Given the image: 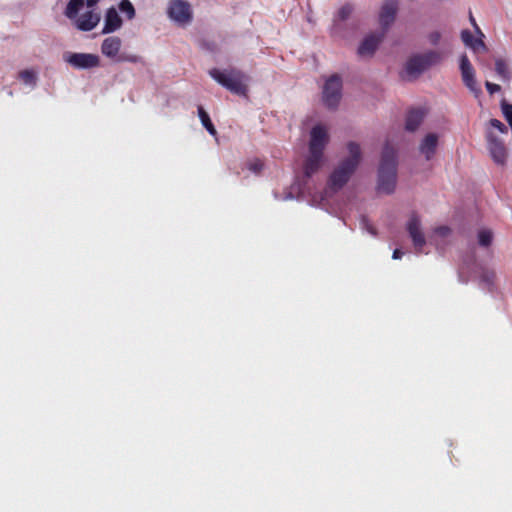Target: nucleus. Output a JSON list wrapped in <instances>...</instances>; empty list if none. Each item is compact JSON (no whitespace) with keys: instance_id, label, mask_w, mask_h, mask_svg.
<instances>
[{"instance_id":"f257e3e1","label":"nucleus","mask_w":512,"mask_h":512,"mask_svg":"<svg viewBox=\"0 0 512 512\" xmlns=\"http://www.w3.org/2000/svg\"><path fill=\"white\" fill-rule=\"evenodd\" d=\"M396 180L397 154L393 147L386 144L382 151L378 170V191L385 194H392L396 188Z\"/></svg>"},{"instance_id":"f03ea898","label":"nucleus","mask_w":512,"mask_h":512,"mask_svg":"<svg viewBox=\"0 0 512 512\" xmlns=\"http://www.w3.org/2000/svg\"><path fill=\"white\" fill-rule=\"evenodd\" d=\"M349 157L344 159L330 175L328 186L333 191L340 190L350 179L359 165L361 149L359 144L349 142L347 145Z\"/></svg>"},{"instance_id":"7ed1b4c3","label":"nucleus","mask_w":512,"mask_h":512,"mask_svg":"<svg viewBox=\"0 0 512 512\" xmlns=\"http://www.w3.org/2000/svg\"><path fill=\"white\" fill-rule=\"evenodd\" d=\"M210 76L220 85L237 95H246L248 77L239 70H219L213 68L209 71Z\"/></svg>"},{"instance_id":"20e7f679","label":"nucleus","mask_w":512,"mask_h":512,"mask_svg":"<svg viewBox=\"0 0 512 512\" xmlns=\"http://www.w3.org/2000/svg\"><path fill=\"white\" fill-rule=\"evenodd\" d=\"M441 60L442 54L434 50L422 54H415L406 62L405 72L411 77H416L431 66L439 64Z\"/></svg>"},{"instance_id":"39448f33","label":"nucleus","mask_w":512,"mask_h":512,"mask_svg":"<svg viewBox=\"0 0 512 512\" xmlns=\"http://www.w3.org/2000/svg\"><path fill=\"white\" fill-rule=\"evenodd\" d=\"M342 80L338 75L327 79L323 87V101L329 108H336L341 99Z\"/></svg>"},{"instance_id":"423d86ee","label":"nucleus","mask_w":512,"mask_h":512,"mask_svg":"<svg viewBox=\"0 0 512 512\" xmlns=\"http://www.w3.org/2000/svg\"><path fill=\"white\" fill-rule=\"evenodd\" d=\"M168 16L179 24H187L192 20L191 6L183 0H171L168 7Z\"/></svg>"},{"instance_id":"0eeeda50","label":"nucleus","mask_w":512,"mask_h":512,"mask_svg":"<svg viewBox=\"0 0 512 512\" xmlns=\"http://www.w3.org/2000/svg\"><path fill=\"white\" fill-rule=\"evenodd\" d=\"M310 136L309 153L323 155L329 139L326 128L322 125H316L312 128Z\"/></svg>"},{"instance_id":"6e6552de","label":"nucleus","mask_w":512,"mask_h":512,"mask_svg":"<svg viewBox=\"0 0 512 512\" xmlns=\"http://www.w3.org/2000/svg\"><path fill=\"white\" fill-rule=\"evenodd\" d=\"M65 61L76 69H89L99 66L98 55L90 53H71L65 57Z\"/></svg>"},{"instance_id":"1a4fd4ad","label":"nucleus","mask_w":512,"mask_h":512,"mask_svg":"<svg viewBox=\"0 0 512 512\" xmlns=\"http://www.w3.org/2000/svg\"><path fill=\"white\" fill-rule=\"evenodd\" d=\"M407 231L413 241L415 250L419 253L426 244L425 236L421 230L420 219L413 214L407 223Z\"/></svg>"},{"instance_id":"9d476101","label":"nucleus","mask_w":512,"mask_h":512,"mask_svg":"<svg viewBox=\"0 0 512 512\" xmlns=\"http://www.w3.org/2000/svg\"><path fill=\"white\" fill-rule=\"evenodd\" d=\"M488 150L492 159L497 164H504L507 157V150L502 140L497 138L493 133L489 132L486 136Z\"/></svg>"},{"instance_id":"9b49d317","label":"nucleus","mask_w":512,"mask_h":512,"mask_svg":"<svg viewBox=\"0 0 512 512\" xmlns=\"http://www.w3.org/2000/svg\"><path fill=\"white\" fill-rule=\"evenodd\" d=\"M398 10V2L396 0H387L381 7L379 14V22L383 28V32L394 22Z\"/></svg>"},{"instance_id":"f8f14e48","label":"nucleus","mask_w":512,"mask_h":512,"mask_svg":"<svg viewBox=\"0 0 512 512\" xmlns=\"http://www.w3.org/2000/svg\"><path fill=\"white\" fill-rule=\"evenodd\" d=\"M460 70L464 84L472 91L476 88L475 73L466 54L460 57Z\"/></svg>"},{"instance_id":"ddd939ff","label":"nucleus","mask_w":512,"mask_h":512,"mask_svg":"<svg viewBox=\"0 0 512 512\" xmlns=\"http://www.w3.org/2000/svg\"><path fill=\"white\" fill-rule=\"evenodd\" d=\"M384 37V32L381 34H371L364 38L358 47V54L360 56H372L376 51L378 45Z\"/></svg>"},{"instance_id":"4468645a","label":"nucleus","mask_w":512,"mask_h":512,"mask_svg":"<svg viewBox=\"0 0 512 512\" xmlns=\"http://www.w3.org/2000/svg\"><path fill=\"white\" fill-rule=\"evenodd\" d=\"M122 41L117 36H110L103 40L101 45V52L104 56L116 61L118 58Z\"/></svg>"},{"instance_id":"2eb2a0df","label":"nucleus","mask_w":512,"mask_h":512,"mask_svg":"<svg viewBox=\"0 0 512 512\" xmlns=\"http://www.w3.org/2000/svg\"><path fill=\"white\" fill-rule=\"evenodd\" d=\"M100 21L99 14L93 11H87L80 17H77L76 26L81 31H91Z\"/></svg>"},{"instance_id":"dca6fc26","label":"nucleus","mask_w":512,"mask_h":512,"mask_svg":"<svg viewBox=\"0 0 512 512\" xmlns=\"http://www.w3.org/2000/svg\"><path fill=\"white\" fill-rule=\"evenodd\" d=\"M122 25V19L117 13L116 9L111 7L107 10L105 16V25L103 33H112L119 29Z\"/></svg>"},{"instance_id":"f3484780","label":"nucleus","mask_w":512,"mask_h":512,"mask_svg":"<svg viewBox=\"0 0 512 512\" xmlns=\"http://www.w3.org/2000/svg\"><path fill=\"white\" fill-rule=\"evenodd\" d=\"M438 143V137L436 134L430 133L426 135L420 145V151L423 153L427 160H430L436 150Z\"/></svg>"},{"instance_id":"a211bd4d","label":"nucleus","mask_w":512,"mask_h":512,"mask_svg":"<svg viewBox=\"0 0 512 512\" xmlns=\"http://www.w3.org/2000/svg\"><path fill=\"white\" fill-rule=\"evenodd\" d=\"M323 155L321 154H310L305 161L304 164V175L307 178H310L314 173H316L322 163Z\"/></svg>"},{"instance_id":"6ab92c4d","label":"nucleus","mask_w":512,"mask_h":512,"mask_svg":"<svg viewBox=\"0 0 512 512\" xmlns=\"http://www.w3.org/2000/svg\"><path fill=\"white\" fill-rule=\"evenodd\" d=\"M424 114L421 110L413 109L410 110L406 117L405 127L408 131H415L423 120Z\"/></svg>"},{"instance_id":"aec40b11","label":"nucleus","mask_w":512,"mask_h":512,"mask_svg":"<svg viewBox=\"0 0 512 512\" xmlns=\"http://www.w3.org/2000/svg\"><path fill=\"white\" fill-rule=\"evenodd\" d=\"M461 39L466 46L472 48L474 51H478L480 48L486 49L483 40L475 39L469 30H463L461 32Z\"/></svg>"},{"instance_id":"412c9836","label":"nucleus","mask_w":512,"mask_h":512,"mask_svg":"<svg viewBox=\"0 0 512 512\" xmlns=\"http://www.w3.org/2000/svg\"><path fill=\"white\" fill-rule=\"evenodd\" d=\"M85 0H70L65 9V15L69 19H76L79 11L84 6Z\"/></svg>"},{"instance_id":"4be33fe9","label":"nucleus","mask_w":512,"mask_h":512,"mask_svg":"<svg viewBox=\"0 0 512 512\" xmlns=\"http://www.w3.org/2000/svg\"><path fill=\"white\" fill-rule=\"evenodd\" d=\"M198 116L201 120L202 125L208 131V133L212 136H216L217 130H216L215 126L213 125L208 113L205 111V109L202 106H198Z\"/></svg>"},{"instance_id":"5701e85b","label":"nucleus","mask_w":512,"mask_h":512,"mask_svg":"<svg viewBox=\"0 0 512 512\" xmlns=\"http://www.w3.org/2000/svg\"><path fill=\"white\" fill-rule=\"evenodd\" d=\"M495 72L503 81H509L511 78L508 63L502 58L495 60Z\"/></svg>"},{"instance_id":"b1692460","label":"nucleus","mask_w":512,"mask_h":512,"mask_svg":"<svg viewBox=\"0 0 512 512\" xmlns=\"http://www.w3.org/2000/svg\"><path fill=\"white\" fill-rule=\"evenodd\" d=\"M352 12H353V6L349 3L344 4L342 7L339 8V10L334 18V22L337 23V22L347 20L350 17V15L352 14Z\"/></svg>"},{"instance_id":"393cba45","label":"nucleus","mask_w":512,"mask_h":512,"mask_svg":"<svg viewBox=\"0 0 512 512\" xmlns=\"http://www.w3.org/2000/svg\"><path fill=\"white\" fill-rule=\"evenodd\" d=\"M19 78L27 85L35 86L37 77L34 71L26 69L19 72Z\"/></svg>"},{"instance_id":"a878e982","label":"nucleus","mask_w":512,"mask_h":512,"mask_svg":"<svg viewBox=\"0 0 512 512\" xmlns=\"http://www.w3.org/2000/svg\"><path fill=\"white\" fill-rule=\"evenodd\" d=\"M493 239V234L490 230L483 229L478 233V241L479 244L483 247H488L491 245Z\"/></svg>"},{"instance_id":"bb28decb","label":"nucleus","mask_w":512,"mask_h":512,"mask_svg":"<svg viewBox=\"0 0 512 512\" xmlns=\"http://www.w3.org/2000/svg\"><path fill=\"white\" fill-rule=\"evenodd\" d=\"M119 9L124 13L128 19H132L135 16V9L129 0H122L119 4Z\"/></svg>"},{"instance_id":"cd10ccee","label":"nucleus","mask_w":512,"mask_h":512,"mask_svg":"<svg viewBox=\"0 0 512 512\" xmlns=\"http://www.w3.org/2000/svg\"><path fill=\"white\" fill-rule=\"evenodd\" d=\"M501 109L508 124H512V104L503 100L501 102Z\"/></svg>"},{"instance_id":"c85d7f7f","label":"nucleus","mask_w":512,"mask_h":512,"mask_svg":"<svg viewBox=\"0 0 512 512\" xmlns=\"http://www.w3.org/2000/svg\"><path fill=\"white\" fill-rule=\"evenodd\" d=\"M116 61L117 62H130V63L143 62V60L140 56L133 55V54H130V55L122 54V55L118 56Z\"/></svg>"},{"instance_id":"c756f323","label":"nucleus","mask_w":512,"mask_h":512,"mask_svg":"<svg viewBox=\"0 0 512 512\" xmlns=\"http://www.w3.org/2000/svg\"><path fill=\"white\" fill-rule=\"evenodd\" d=\"M490 124H491L492 127L496 128L501 133H506L507 132V127L498 119H491L490 120Z\"/></svg>"},{"instance_id":"7c9ffc66","label":"nucleus","mask_w":512,"mask_h":512,"mask_svg":"<svg viewBox=\"0 0 512 512\" xmlns=\"http://www.w3.org/2000/svg\"><path fill=\"white\" fill-rule=\"evenodd\" d=\"M485 87H486L487 91L489 92V94H491V95L496 92H499L501 90L500 85L489 82V81L485 82Z\"/></svg>"},{"instance_id":"2f4dec72","label":"nucleus","mask_w":512,"mask_h":512,"mask_svg":"<svg viewBox=\"0 0 512 512\" xmlns=\"http://www.w3.org/2000/svg\"><path fill=\"white\" fill-rule=\"evenodd\" d=\"M441 39V34L438 31L431 32L428 35V40L432 45H437Z\"/></svg>"},{"instance_id":"473e14b6","label":"nucleus","mask_w":512,"mask_h":512,"mask_svg":"<svg viewBox=\"0 0 512 512\" xmlns=\"http://www.w3.org/2000/svg\"><path fill=\"white\" fill-rule=\"evenodd\" d=\"M495 278V274L492 271H485L481 275V279L488 284H492Z\"/></svg>"},{"instance_id":"72a5a7b5","label":"nucleus","mask_w":512,"mask_h":512,"mask_svg":"<svg viewBox=\"0 0 512 512\" xmlns=\"http://www.w3.org/2000/svg\"><path fill=\"white\" fill-rule=\"evenodd\" d=\"M435 232L441 236H447L450 233V228L447 226H440L436 228Z\"/></svg>"},{"instance_id":"f704fd0d","label":"nucleus","mask_w":512,"mask_h":512,"mask_svg":"<svg viewBox=\"0 0 512 512\" xmlns=\"http://www.w3.org/2000/svg\"><path fill=\"white\" fill-rule=\"evenodd\" d=\"M469 20H470V22H471L472 26L474 27L475 31H476L477 33H479L481 36H483V34H482V32H481V30H480L479 26L477 25V23H476V21H475V18L473 17V15H472V13H471V12H470V14H469Z\"/></svg>"},{"instance_id":"c9c22d12","label":"nucleus","mask_w":512,"mask_h":512,"mask_svg":"<svg viewBox=\"0 0 512 512\" xmlns=\"http://www.w3.org/2000/svg\"><path fill=\"white\" fill-rule=\"evenodd\" d=\"M247 169L250 170L253 173H256V162L249 161L246 163Z\"/></svg>"},{"instance_id":"e433bc0d","label":"nucleus","mask_w":512,"mask_h":512,"mask_svg":"<svg viewBox=\"0 0 512 512\" xmlns=\"http://www.w3.org/2000/svg\"><path fill=\"white\" fill-rule=\"evenodd\" d=\"M403 254H404V253H403L400 249H395V250L393 251L392 258H393V259H401V258H402V256H403Z\"/></svg>"},{"instance_id":"4c0bfd02","label":"nucleus","mask_w":512,"mask_h":512,"mask_svg":"<svg viewBox=\"0 0 512 512\" xmlns=\"http://www.w3.org/2000/svg\"><path fill=\"white\" fill-rule=\"evenodd\" d=\"M100 0H86L87 7L91 8L95 6Z\"/></svg>"},{"instance_id":"58836bf2","label":"nucleus","mask_w":512,"mask_h":512,"mask_svg":"<svg viewBox=\"0 0 512 512\" xmlns=\"http://www.w3.org/2000/svg\"><path fill=\"white\" fill-rule=\"evenodd\" d=\"M257 169H258V171H260V169H261V167H260V164H259V163H258Z\"/></svg>"}]
</instances>
